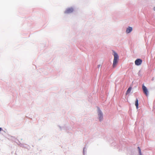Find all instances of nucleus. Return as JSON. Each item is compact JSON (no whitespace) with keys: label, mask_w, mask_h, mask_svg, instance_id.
<instances>
[{"label":"nucleus","mask_w":155,"mask_h":155,"mask_svg":"<svg viewBox=\"0 0 155 155\" xmlns=\"http://www.w3.org/2000/svg\"><path fill=\"white\" fill-rule=\"evenodd\" d=\"M113 52L114 53L113 55L114 56V58L112 66L113 68H114L116 67L118 62L119 56L114 51H113Z\"/></svg>","instance_id":"obj_1"},{"label":"nucleus","mask_w":155,"mask_h":155,"mask_svg":"<svg viewBox=\"0 0 155 155\" xmlns=\"http://www.w3.org/2000/svg\"><path fill=\"white\" fill-rule=\"evenodd\" d=\"M142 89L144 93L147 96L148 94V92L147 87L143 85L142 86Z\"/></svg>","instance_id":"obj_4"},{"label":"nucleus","mask_w":155,"mask_h":155,"mask_svg":"<svg viewBox=\"0 0 155 155\" xmlns=\"http://www.w3.org/2000/svg\"><path fill=\"white\" fill-rule=\"evenodd\" d=\"M131 87H129L128 89L127 90L126 92V94L127 95L128 94H129L131 91Z\"/></svg>","instance_id":"obj_9"},{"label":"nucleus","mask_w":155,"mask_h":155,"mask_svg":"<svg viewBox=\"0 0 155 155\" xmlns=\"http://www.w3.org/2000/svg\"><path fill=\"white\" fill-rule=\"evenodd\" d=\"M2 130V128H0V131H1Z\"/></svg>","instance_id":"obj_12"},{"label":"nucleus","mask_w":155,"mask_h":155,"mask_svg":"<svg viewBox=\"0 0 155 155\" xmlns=\"http://www.w3.org/2000/svg\"><path fill=\"white\" fill-rule=\"evenodd\" d=\"M135 105L137 109L138 108V101L137 99H136L135 102Z\"/></svg>","instance_id":"obj_8"},{"label":"nucleus","mask_w":155,"mask_h":155,"mask_svg":"<svg viewBox=\"0 0 155 155\" xmlns=\"http://www.w3.org/2000/svg\"><path fill=\"white\" fill-rule=\"evenodd\" d=\"M153 10L155 11V7L153 8Z\"/></svg>","instance_id":"obj_11"},{"label":"nucleus","mask_w":155,"mask_h":155,"mask_svg":"<svg viewBox=\"0 0 155 155\" xmlns=\"http://www.w3.org/2000/svg\"><path fill=\"white\" fill-rule=\"evenodd\" d=\"M98 115L100 121H101L103 119V116L102 113L99 108H98Z\"/></svg>","instance_id":"obj_2"},{"label":"nucleus","mask_w":155,"mask_h":155,"mask_svg":"<svg viewBox=\"0 0 155 155\" xmlns=\"http://www.w3.org/2000/svg\"><path fill=\"white\" fill-rule=\"evenodd\" d=\"M138 149L139 150V155L141 154H142L141 152V149H140V148L139 147H138Z\"/></svg>","instance_id":"obj_10"},{"label":"nucleus","mask_w":155,"mask_h":155,"mask_svg":"<svg viewBox=\"0 0 155 155\" xmlns=\"http://www.w3.org/2000/svg\"><path fill=\"white\" fill-rule=\"evenodd\" d=\"M142 61L140 59H137L135 61V63L136 65L139 66L142 63Z\"/></svg>","instance_id":"obj_3"},{"label":"nucleus","mask_w":155,"mask_h":155,"mask_svg":"<svg viewBox=\"0 0 155 155\" xmlns=\"http://www.w3.org/2000/svg\"><path fill=\"white\" fill-rule=\"evenodd\" d=\"M139 155H142V154H140Z\"/></svg>","instance_id":"obj_13"},{"label":"nucleus","mask_w":155,"mask_h":155,"mask_svg":"<svg viewBox=\"0 0 155 155\" xmlns=\"http://www.w3.org/2000/svg\"><path fill=\"white\" fill-rule=\"evenodd\" d=\"M142 89L144 93L147 96L148 94V92L147 87L143 85L142 86Z\"/></svg>","instance_id":"obj_5"},{"label":"nucleus","mask_w":155,"mask_h":155,"mask_svg":"<svg viewBox=\"0 0 155 155\" xmlns=\"http://www.w3.org/2000/svg\"><path fill=\"white\" fill-rule=\"evenodd\" d=\"M73 11V9L72 8L67 9L65 12V13L68 14L72 12Z\"/></svg>","instance_id":"obj_6"},{"label":"nucleus","mask_w":155,"mask_h":155,"mask_svg":"<svg viewBox=\"0 0 155 155\" xmlns=\"http://www.w3.org/2000/svg\"><path fill=\"white\" fill-rule=\"evenodd\" d=\"M132 30V28L131 27H129L127 29L126 32L127 33H129Z\"/></svg>","instance_id":"obj_7"}]
</instances>
